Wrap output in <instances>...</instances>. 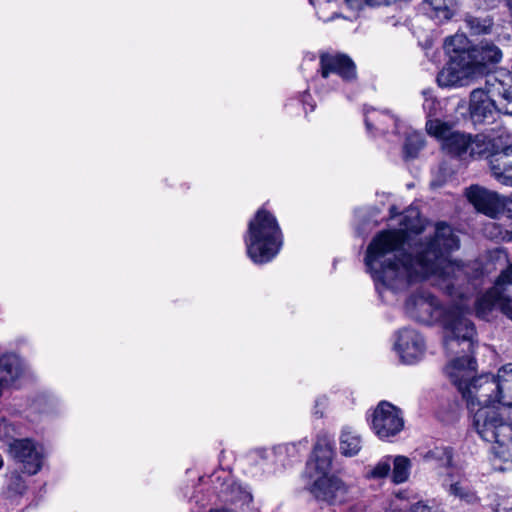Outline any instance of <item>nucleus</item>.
I'll list each match as a JSON object with an SVG mask.
<instances>
[{"mask_svg":"<svg viewBox=\"0 0 512 512\" xmlns=\"http://www.w3.org/2000/svg\"><path fill=\"white\" fill-rule=\"evenodd\" d=\"M424 140L420 133L413 132L407 135L404 144V153L406 157L414 158L423 148Z\"/></svg>","mask_w":512,"mask_h":512,"instance_id":"c756f323","label":"nucleus"},{"mask_svg":"<svg viewBox=\"0 0 512 512\" xmlns=\"http://www.w3.org/2000/svg\"><path fill=\"white\" fill-rule=\"evenodd\" d=\"M208 512H234V511L231 509L225 508V507H221V508H212Z\"/></svg>","mask_w":512,"mask_h":512,"instance_id":"79ce46f5","label":"nucleus"},{"mask_svg":"<svg viewBox=\"0 0 512 512\" xmlns=\"http://www.w3.org/2000/svg\"><path fill=\"white\" fill-rule=\"evenodd\" d=\"M449 493L468 504H474L479 501L475 491H473L470 487L463 485L461 482H455L451 484L449 487Z\"/></svg>","mask_w":512,"mask_h":512,"instance_id":"c85d7f7f","label":"nucleus"},{"mask_svg":"<svg viewBox=\"0 0 512 512\" xmlns=\"http://www.w3.org/2000/svg\"><path fill=\"white\" fill-rule=\"evenodd\" d=\"M464 23L472 35L490 34L493 28V19L489 16L476 17L466 15Z\"/></svg>","mask_w":512,"mask_h":512,"instance_id":"a878e982","label":"nucleus"},{"mask_svg":"<svg viewBox=\"0 0 512 512\" xmlns=\"http://www.w3.org/2000/svg\"><path fill=\"white\" fill-rule=\"evenodd\" d=\"M466 197L477 211L495 218L501 211L503 203L496 192L478 185L466 189Z\"/></svg>","mask_w":512,"mask_h":512,"instance_id":"f8f14e48","label":"nucleus"},{"mask_svg":"<svg viewBox=\"0 0 512 512\" xmlns=\"http://www.w3.org/2000/svg\"><path fill=\"white\" fill-rule=\"evenodd\" d=\"M333 458L332 444L326 439L318 440L310 460L307 462V468L311 477H326L331 469Z\"/></svg>","mask_w":512,"mask_h":512,"instance_id":"2eb2a0df","label":"nucleus"},{"mask_svg":"<svg viewBox=\"0 0 512 512\" xmlns=\"http://www.w3.org/2000/svg\"><path fill=\"white\" fill-rule=\"evenodd\" d=\"M404 428L402 411L393 404L382 401L372 414V429L382 440L399 434Z\"/></svg>","mask_w":512,"mask_h":512,"instance_id":"423d86ee","label":"nucleus"},{"mask_svg":"<svg viewBox=\"0 0 512 512\" xmlns=\"http://www.w3.org/2000/svg\"><path fill=\"white\" fill-rule=\"evenodd\" d=\"M492 288L501 300L512 302V264L499 275Z\"/></svg>","mask_w":512,"mask_h":512,"instance_id":"393cba45","label":"nucleus"},{"mask_svg":"<svg viewBox=\"0 0 512 512\" xmlns=\"http://www.w3.org/2000/svg\"><path fill=\"white\" fill-rule=\"evenodd\" d=\"M494 96L491 95L487 83L485 84V89L478 88L471 92L469 114L475 124L494 118V115L498 112V108L492 98Z\"/></svg>","mask_w":512,"mask_h":512,"instance_id":"9b49d317","label":"nucleus"},{"mask_svg":"<svg viewBox=\"0 0 512 512\" xmlns=\"http://www.w3.org/2000/svg\"><path fill=\"white\" fill-rule=\"evenodd\" d=\"M310 490L317 500L333 504L342 501L347 492V486L336 476H326L317 477Z\"/></svg>","mask_w":512,"mask_h":512,"instance_id":"ddd939ff","label":"nucleus"},{"mask_svg":"<svg viewBox=\"0 0 512 512\" xmlns=\"http://www.w3.org/2000/svg\"><path fill=\"white\" fill-rule=\"evenodd\" d=\"M418 213H416V218L412 221L409 220L408 215H405L402 220V224L404 226V230L412 231L418 233L421 230V227L418 223L417 219Z\"/></svg>","mask_w":512,"mask_h":512,"instance_id":"f704fd0d","label":"nucleus"},{"mask_svg":"<svg viewBox=\"0 0 512 512\" xmlns=\"http://www.w3.org/2000/svg\"><path fill=\"white\" fill-rule=\"evenodd\" d=\"M495 512H512V497L501 500L494 509Z\"/></svg>","mask_w":512,"mask_h":512,"instance_id":"e433bc0d","label":"nucleus"},{"mask_svg":"<svg viewBox=\"0 0 512 512\" xmlns=\"http://www.w3.org/2000/svg\"><path fill=\"white\" fill-rule=\"evenodd\" d=\"M23 372V362L16 354L7 353L0 357V382L3 386L12 384Z\"/></svg>","mask_w":512,"mask_h":512,"instance_id":"a211bd4d","label":"nucleus"},{"mask_svg":"<svg viewBox=\"0 0 512 512\" xmlns=\"http://www.w3.org/2000/svg\"><path fill=\"white\" fill-rule=\"evenodd\" d=\"M391 471V457H385L380 460L369 472L368 477L374 479L385 478Z\"/></svg>","mask_w":512,"mask_h":512,"instance_id":"2f4dec72","label":"nucleus"},{"mask_svg":"<svg viewBox=\"0 0 512 512\" xmlns=\"http://www.w3.org/2000/svg\"><path fill=\"white\" fill-rule=\"evenodd\" d=\"M502 150H495L489 157V166L493 177L501 184L512 186V135Z\"/></svg>","mask_w":512,"mask_h":512,"instance_id":"4468645a","label":"nucleus"},{"mask_svg":"<svg viewBox=\"0 0 512 512\" xmlns=\"http://www.w3.org/2000/svg\"><path fill=\"white\" fill-rule=\"evenodd\" d=\"M427 133L441 142V149L455 157L468 153L470 134L454 129L451 122L434 119L425 125Z\"/></svg>","mask_w":512,"mask_h":512,"instance_id":"39448f33","label":"nucleus"},{"mask_svg":"<svg viewBox=\"0 0 512 512\" xmlns=\"http://www.w3.org/2000/svg\"><path fill=\"white\" fill-rule=\"evenodd\" d=\"M8 428V424L5 420H0V433Z\"/></svg>","mask_w":512,"mask_h":512,"instance_id":"37998d69","label":"nucleus"},{"mask_svg":"<svg viewBox=\"0 0 512 512\" xmlns=\"http://www.w3.org/2000/svg\"><path fill=\"white\" fill-rule=\"evenodd\" d=\"M472 47L464 34H455L445 40V49L448 53H453V56L470 54Z\"/></svg>","mask_w":512,"mask_h":512,"instance_id":"bb28decb","label":"nucleus"},{"mask_svg":"<svg viewBox=\"0 0 512 512\" xmlns=\"http://www.w3.org/2000/svg\"><path fill=\"white\" fill-rule=\"evenodd\" d=\"M361 438L350 427L342 430L340 437V450L345 456H354L361 450Z\"/></svg>","mask_w":512,"mask_h":512,"instance_id":"b1692460","label":"nucleus"},{"mask_svg":"<svg viewBox=\"0 0 512 512\" xmlns=\"http://www.w3.org/2000/svg\"><path fill=\"white\" fill-rule=\"evenodd\" d=\"M492 465L495 470L505 471L512 466V462L505 461V465H502L501 464V456H500L499 452H495L494 456L492 458Z\"/></svg>","mask_w":512,"mask_h":512,"instance_id":"c9c22d12","label":"nucleus"},{"mask_svg":"<svg viewBox=\"0 0 512 512\" xmlns=\"http://www.w3.org/2000/svg\"><path fill=\"white\" fill-rule=\"evenodd\" d=\"M452 450L445 446H436L422 454L424 462L439 468H447L452 463Z\"/></svg>","mask_w":512,"mask_h":512,"instance_id":"412c9836","label":"nucleus"},{"mask_svg":"<svg viewBox=\"0 0 512 512\" xmlns=\"http://www.w3.org/2000/svg\"><path fill=\"white\" fill-rule=\"evenodd\" d=\"M320 71L323 78H328L330 74L334 73L347 82L355 80L357 77L355 63L345 54L322 53L320 55Z\"/></svg>","mask_w":512,"mask_h":512,"instance_id":"9d476101","label":"nucleus"},{"mask_svg":"<svg viewBox=\"0 0 512 512\" xmlns=\"http://www.w3.org/2000/svg\"><path fill=\"white\" fill-rule=\"evenodd\" d=\"M9 453L12 458L22 465L23 472L34 475L42 467V447L30 439H14L9 444Z\"/></svg>","mask_w":512,"mask_h":512,"instance_id":"6e6552de","label":"nucleus"},{"mask_svg":"<svg viewBox=\"0 0 512 512\" xmlns=\"http://www.w3.org/2000/svg\"><path fill=\"white\" fill-rule=\"evenodd\" d=\"M471 353L473 349L469 352L460 351L457 355H463L452 359L445 367V373L462 394L469 411L474 413L477 408L494 407L497 403V385L492 375L483 374L473 377L477 363L470 356Z\"/></svg>","mask_w":512,"mask_h":512,"instance_id":"f03ea898","label":"nucleus"},{"mask_svg":"<svg viewBox=\"0 0 512 512\" xmlns=\"http://www.w3.org/2000/svg\"><path fill=\"white\" fill-rule=\"evenodd\" d=\"M507 135H512L506 129H500L497 136L493 137V142L496 150H502L505 147L506 142H511V138Z\"/></svg>","mask_w":512,"mask_h":512,"instance_id":"72a5a7b5","label":"nucleus"},{"mask_svg":"<svg viewBox=\"0 0 512 512\" xmlns=\"http://www.w3.org/2000/svg\"><path fill=\"white\" fill-rule=\"evenodd\" d=\"M409 512H432L431 511V508L428 507L427 505L425 504H422V503H417L415 504Z\"/></svg>","mask_w":512,"mask_h":512,"instance_id":"58836bf2","label":"nucleus"},{"mask_svg":"<svg viewBox=\"0 0 512 512\" xmlns=\"http://www.w3.org/2000/svg\"><path fill=\"white\" fill-rule=\"evenodd\" d=\"M473 425L479 436L486 442L505 446L512 440V427L506 423L495 408H477Z\"/></svg>","mask_w":512,"mask_h":512,"instance_id":"20e7f679","label":"nucleus"},{"mask_svg":"<svg viewBox=\"0 0 512 512\" xmlns=\"http://www.w3.org/2000/svg\"><path fill=\"white\" fill-rule=\"evenodd\" d=\"M9 489L15 493L22 494L26 489V484L22 476L13 474L10 477Z\"/></svg>","mask_w":512,"mask_h":512,"instance_id":"473e14b6","label":"nucleus"},{"mask_svg":"<svg viewBox=\"0 0 512 512\" xmlns=\"http://www.w3.org/2000/svg\"><path fill=\"white\" fill-rule=\"evenodd\" d=\"M247 255L256 264L271 261L282 246V232L273 214L260 209L249 222L245 236Z\"/></svg>","mask_w":512,"mask_h":512,"instance_id":"7ed1b4c3","label":"nucleus"},{"mask_svg":"<svg viewBox=\"0 0 512 512\" xmlns=\"http://www.w3.org/2000/svg\"><path fill=\"white\" fill-rule=\"evenodd\" d=\"M468 55L451 56L449 63L444 66L437 75V83L440 87H461L468 85L476 74L470 63Z\"/></svg>","mask_w":512,"mask_h":512,"instance_id":"0eeeda50","label":"nucleus"},{"mask_svg":"<svg viewBox=\"0 0 512 512\" xmlns=\"http://www.w3.org/2000/svg\"><path fill=\"white\" fill-rule=\"evenodd\" d=\"M324 403V399H318L315 403V411L314 413L318 415V417H322V412L318 411V406L322 405Z\"/></svg>","mask_w":512,"mask_h":512,"instance_id":"a19ab883","label":"nucleus"},{"mask_svg":"<svg viewBox=\"0 0 512 512\" xmlns=\"http://www.w3.org/2000/svg\"><path fill=\"white\" fill-rule=\"evenodd\" d=\"M487 87L491 95L500 96L502 109L512 115V74L504 73L502 77L488 76Z\"/></svg>","mask_w":512,"mask_h":512,"instance_id":"f3484780","label":"nucleus"},{"mask_svg":"<svg viewBox=\"0 0 512 512\" xmlns=\"http://www.w3.org/2000/svg\"><path fill=\"white\" fill-rule=\"evenodd\" d=\"M497 385L496 401L506 407H512V364L502 366L495 377Z\"/></svg>","mask_w":512,"mask_h":512,"instance_id":"6ab92c4d","label":"nucleus"},{"mask_svg":"<svg viewBox=\"0 0 512 512\" xmlns=\"http://www.w3.org/2000/svg\"><path fill=\"white\" fill-rule=\"evenodd\" d=\"M499 310L512 320V303L507 300H501Z\"/></svg>","mask_w":512,"mask_h":512,"instance_id":"4c0bfd02","label":"nucleus"},{"mask_svg":"<svg viewBox=\"0 0 512 512\" xmlns=\"http://www.w3.org/2000/svg\"><path fill=\"white\" fill-rule=\"evenodd\" d=\"M430 6V16L439 22L447 21L452 18L456 10V0H425Z\"/></svg>","mask_w":512,"mask_h":512,"instance_id":"5701e85b","label":"nucleus"},{"mask_svg":"<svg viewBox=\"0 0 512 512\" xmlns=\"http://www.w3.org/2000/svg\"><path fill=\"white\" fill-rule=\"evenodd\" d=\"M406 240L403 229L379 232L367 247L365 264L376 282L379 293L383 288L393 292L407 289L413 282L433 278V284L459 303L442 307L429 293L410 296L405 303L406 313L424 324L440 322L444 329L443 345L449 355L471 351L476 337L473 322L467 318L470 305L465 297L468 284L467 266L450 260V254L460 247V240L451 226L436 225L432 237L420 242L416 255L401 253Z\"/></svg>","mask_w":512,"mask_h":512,"instance_id":"f257e3e1","label":"nucleus"},{"mask_svg":"<svg viewBox=\"0 0 512 512\" xmlns=\"http://www.w3.org/2000/svg\"><path fill=\"white\" fill-rule=\"evenodd\" d=\"M365 125L367 127L368 130H371L372 129V124H371V121L370 119L366 116L365 118Z\"/></svg>","mask_w":512,"mask_h":512,"instance_id":"c03bdc74","label":"nucleus"},{"mask_svg":"<svg viewBox=\"0 0 512 512\" xmlns=\"http://www.w3.org/2000/svg\"><path fill=\"white\" fill-rule=\"evenodd\" d=\"M411 463L405 456H397L393 460L392 481L401 484L407 481L410 475Z\"/></svg>","mask_w":512,"mask_h":512,"instance_id":"cd10ccee","label":"nucleus"},{"mask_svg":"<svg viewBox=\"0 0 512 512\" xmlns=\"http://www.w3.org/2000/svg\"><path fill=\"white\" fill-rule=\"evenodd\" d=\"M423 108L426 111V123L434 119H440V116L443 114L441 102L434 97H426Z\"/></svg>","mask_w":512,"mask_h":512,"instance_id":"7c9ffc66","label":"nucleus"},{"mask_svg":"<svg viewBox=\"0 0 512 512\" xmlns=\"http://www.w3.org/2000/svg\"><path fill=\"white\" fill-rule=\"evenodd\" d=\"M242 500L245 504L249 505L252 502V495L249 492L243 491L242 492Z\"/></svg>","mask_w":512,"mask_h":512,"instance_id":"ea45409f","label":"nucleus"},{"mask_svg":"<svg viewBox=\"0 0 512 512\" xmlns=\"http://www.w3.org/2000/svg\"><path fill=\"white\" fill-rule=\"evenodd\" d=\"M492 148H495L493 137L477 134L475 136L470 135L468 153L470 157H483L486 156L488 159L493 153Z\"/></svg>","mask_w":512,"mask_h":512,"instance_id":"4be33fe9","label":"nucleus"},{"mask_svg":"<svg viewBox=\"0 0 512 512\" xmlns=\"http://www.w3.org/2000/svg\"><path fill=\"white\" fill-rule=\"evenodd\" d=\"M501 299L493 288L479 296L475 301V313L478 318L488 320L494 310H498Z\"/></svg>","mask_w":512,"mask_h":512,"instance_id":"aec40b11","label":"nucleus"},{"mask_svg":"<svg viewBox=\"0 0 512 512\" xmlns=\"http://www.w3.org/2000/svg\"><path fill=\"white\" fill-rule=\"evenodd\" d=\"M395 349L402 362L413 364L423 357L425 342L416 330L404 328L398 332Z\"/></svg>","mask_w":512,"mask_h":512,"instance_id":"1a4fd4ad","label":"nucleus"},{"mask_svg":"<svg viewBox=\"0 0 512 512\" xmlns=\"http://www.w3.org/2000/svg\"><path fill=\"white\" fill-rule=\"evenodd\" d=\"M467 61L470 63L476 76L482 75L486 71L488 64L498 63L502 58L501 50L492 43H482L479 46H473Z\"/></svg>","mask_w":512,"mask_h":512,"instance_id":"dca6fc26","label":"nucleus"}]
</instances>
